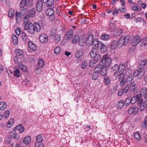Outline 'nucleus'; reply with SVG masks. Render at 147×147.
Instances as JSON below:
<instances>
[{"instance_id":"09e8293b","label":"nucleus","mask_w":147,"mask_h":147,"mask_svg":"<svg viewBox=\"0 0 147 147\" xmlns=\"http://www.w3.org/2000/svg\"><path fill=\"white\" fill-rule=\"evenodd\" d=\"M38 65L39 66L43 67L44 65V61L42 59H39L38 61Z\"/></svg>"},{"instance_id":"603ef678","label":"nucleus","mask_w":147,"mask_h":147,"mask_svg":"<svg viewBox=\"0 0 147 147\" xmlns=\"http://www.w3.org/2000/svg\"><path fill=\"white\" fill-rule=\"evenodd\" d=\"M131 98L128 97L126 99L124 103L125 105V106H127L129 105L130 102L131 103Z\"/></svg>"},{"instance_id":"423d86ee","label":"nucleus","mask_w":147,"mask_h":147,"mask_svg":"<svg viewBox=\"0 0 147 147\" xmlns=\"http://www.w3.org/2000/svg\"><path fill=\"white\" fill-rule=\"evenodd\" d=\"M111 61V59L108 57L107 55H104L101 59L102 62L103 64H105L106 66H109Z\"/></svg>"},{"instance_id":"6e6d98bb","label":"nucleus","mask_w":147,"mask_h":147,"mask_svg":"<svg viewBox=\"0 0 147 147\" xmlns=\"http://www.w3.org/2000/svg\"><path fill=\"white\" fill-rule=\"evenodd\" d=\"M134 138L137 140H139L141 138L140 135L137 133H136L134 134Z\"/></svg>"},{"instance_id":"bb28decb","label":"nucleus","mask_w":147,"mask_h":147,"mask_svg":"<svg viewBox=\"0 0 147 147\" xmlns=\"http://www.w3.org/2000/svg\"><path fill=\"white\" fill-rule=\"evenodd\" d=\"M47 15L48 16L54 15V11L51 8H49L47 9L46 11Z\"/></svg>"},{"instance_id":"2f4dec72","label":"nucleus","mask_w":147,"mask_h":147,"mask_svg":"<svg viewBox=\"0 0 147 147\" xmlns=\"http://www.w3.org/2000/svg\"><path fill=\"white\" fill-rule=\"evenodd\" d=\"M31 140V137L29 136H27L24 138L23 142L24 144L27 145L30 143Z\"/></svg>"},{"instance_id":"dca6fc26","label":"nucleus","mask_w":147,"mask_h":147,"mask_svg":"<svg viewBox=\"0 0 147 147\" xmlns=\"http://www.w3.org/2000/svg\"><path fill=\"white\" fill-rule=\"evenodd\" d=\"M141 97L140 96V95L138 94L136 96H134L131 99V104H134L137 101H139L140 100Z\"/></svg>"},{"instance_id":"412c9836","label":"nucleus","mask_w":147,"mask_h":147,"mask_svg":"<svg viewBox=\"0 0 147 147\" xmlns=\"http://www.w3.org/2000/svg\"><path fill=\"white\" fill-rule=\"evenodd\" d=\"M142 101L140 100L139 101L140 105V109L141 111H143L145 109L146 106L147 105V101H146L142 103Z\"/></svg>"},{"instance_id":"0eeeda50","label":"nucleus","mask_w":147,"mask_h":147,"mask_svg":"<svg viewBox=\"0 0 147 147\" xmlns=\"http://www.w3.org/2000/svg\"><path fill=\"white\" fill-rule=\"evenodd\" d=\"M32 1L31 0H22L20 3V7L22 8L26 6H29L32 3Z\"/></svg>"},{"instance_id":"39448f33","label":"nucleus","mask_w":147,"mask_h":147,"mask_svg":"<svg viewBox=\"0 0 147 147\" xmlns=\"http://www.w3.org/2000/svg\"><path fill=\"white\" fill-rule=\"evenodd\" d=\"M24 30L31 34H33L35 32L34 25L31 23L26 24L24 27Z\"/></svg>"},{"instance_id":"6e6552de","label":"nucleus","mask_w":147,"mask_h":147,"mask_svg":"<svg viewBox=\"0 0 147 147\" xmlns=\"http://www.w3.org/2000/svg\"><path fill=\"white\" fill-rule=\"evenodd\" d=\"M43 3L42 0H38L36 4V9L38 12H41L42 9Z\"/></svg>"},{"instance_id":"6ab92c4d","label":"nucleus","mask_w":147,"mask_h":147,"mask_svg":"<svg viewBox=\"0 0 147 147\" xmlns=\"http://www.w3.org/2000/svg\"><path fill=\"white\" fill-rule=\"evenodd\" d=\"M138 82L135 81L131 83L129 88V90L131 92H133L136 88H137V85L138 84Z\"/></svg>"},{"instance_id":"864d4df0","label":"nucleus","mask_w":147,"mask_h":147,"mask_svg":"<svg viewBox=\"0 0 147 147\" xmlns=\"http://www.w3.org/2000/svg\"><path fill=\"white\" fill-rule=\"evenodd\" d=\"M85 41L86 40H84L83 38L80 39L79 41V45L82 46H84L86 43Z\"/></svg>"},{"instance_id":"c85d7f7f","label":"nucleus","mask_w":147,"mask_h":147,"mask_svg":"<svg viewBox=\"0 0 147 147\" xmlns=\"http://www.w3.org/2000/svg\"><path fill=\"white\" fill-rule=\"evenodd\" d=\"M33 25L34 26L35 32H40L41 30V28L39 24L37 23H35Z\"/></svg>"},{"instance_id":"2eb2a0df","label":"nucleus","mask_w":147,"mask_h":147,"mask_svg":"<svg viewBox=\"0 0 147 147\" xmlns=\"http://www.w3.org/2000/svg\"><path fill=\"white\" fill-rule=\"evenodd\" d=\"M100 44H99V46L98 47L99 49H100L101 52L104 53L107 50V47L102 42L101 43H100Z\"/></svg>"},{"instance_id":"e433bc0d","label":"nucleus","mask_w":147,"mask_h":147,"mask_svg":"<svg viewBox=\"0 0 147 147\" xmlns=\"http://www.w3.org/2000/svg\"><path fill=\"white\" fill-rule=\"evenodd\" d=\"M83 55V51L82 50H80L77 52L76 54L75 57L77 58H79Z\"/></svg>"},{"instance_id":"f3484780","label":"nucleus","mask_w":147,"mask_h":147,"mask_svg":"<svg viewBox=\"0 0 147 147\" xmlns=\"http://www.w3.org/2000/svg\"><path fill=\"white\" fill-rule=\"evenodd\" d=\"M18 132L14 129H13L10 132V135L11 138L16 139L18 137Z\"/></svg>"},{"instance_id":"a878e982","label":"nucleus","mask_w":147,"mask_h":147,"mask_svg":"<svg viewBox=\"0 0 147 147\" xmlns=\"http://www.w3.org/2000/svg\"><path fill=\"white\" fill-rule=\"evenodd\" d=\"M35 9L34 8H32L28 11V13L27 15L31 18H32L34 17L35 16Z\"/></svg>"},{"instance_id":"a19ab883","label":"nucleus","mask_w":147,"mask_h":147,"mask_svg":"<svg viewBox=\"0 0 147 147\" xmlns=\"http://www.w3.org/2000/svg\"><path fill=\"white\" fill-rule=\"evenodd\" d=\"M111 79L110 77H106L104 78V81L105 82V84L106 85H108L111 82Z\"/></svg>"},{"instance_id":"052dcab7","label":"nucleus","mask_w":147,"mask_h":147,"mask_svg":"<svg viewBox=\"0 0 147 147\" xmlns=\"http://www.w3.org/2000/svg\"><path fill=\"white\" fill-rule=\"evenodd\" d=\"M28 11L27 9L24 8L22 9L20 12L22 15H24Z\"/></svg>"},{"instance_id":"13d9d810","label":"nucleus","mask_w":147,"mask_h":147,"mask_svg":"<svg viewBox=\"0 0 147 147\" xmlns=\"http://www.w3.org/2000/svg\"><path fill=\"white\" fill-rule=\"evenodd\" d=\"M94 57V59L95 61H96V62H97L98 60L100 59L101 56L100 55L98 54L96 55Z\"/></svg>"},{"instance_id":"5fc2aeb1","label":"nucleus","mask_w":147,"mask_h":147,"mask_svg":"<svg viewBox=\"0 0 147 147\" xmlns=\"http://www.w3.org/2000/svg\"><path fill=\"white\" fill-rule=\"evenodd\" d=\"M31 18L29 16L27 15L24 18V23L27 24L29 22V18Z\"/></svg>"},{"instance_id":"f257e3e1","label":"nucleus","mask_w":147,"mask_h":147,"mask_svg":"<svg viewBox=\"0 0 147 147\" xmlns=\"http://www.w3.org/2000/svg\"><path fill=\"white\" fill-rule=\"evenodd\" d=\"M131 38V36L129 35H127L125 37L122 36L116 43L115 42L113 41L111 45L112 48L114 49L117 47L120 48L123 45H125L127 44Z\"/></svg>"},{"instance_id":"b1692460","label":"nucleus","mask_w":147,"mask_h":147,"mask_svg":"<svg viewBox=\"0 0 147 147\" xmlns=\"http://www.w3.org/2000/svg\"><path fill=\"white\" fill-rule=\"evenodd\" d=\"M101 41H99L98 39L95 38L93 40L92 45L93 46L94 45L95 48H97L99 46V44H100V43H101Z\"/></svg>"},{"instance_id":"680f3d73","label":"nucleus","mask_w":147,"mask_h":147,"mask_svg":"<svg viewBox=\"0 0 147 147\" xmlns=\"http://www.w3.org/2000/svg\"><path fill=\"white\" fill-rule=\"evenodd\" d=\"M111 69H112L113 71H118L119 65H117L115 64L111 68Z\"/></svg>"},{"instance_id":"58836bf2","label":"nucleus","mask_w":147,"mask_h":147,"mask_svg":"<svg viewBox=\"0 0 147 147\" xmlns=\"http://www.w3.org/2000/svg\"><path fill=\"white\" fill-rule=\"evenodd\" d=\"M98 72L95 71V69H94V71L93 73L92 76V80H95L97 79L98 76Z\"/></svg>"},{"instance_id":"de8ad7c7","label":"nucleus","mask_w":147,"mask_h":147,"mask_svg":"<svg viewBox=\"0 0 147 147\" xmlns=\"http://www.w3.org/2000/svg\"><path fill=\"white\" fill-rule=\"evenodd\" d=\"M22 15L20 12H17L16 13V21H18L21 19Z\"/></svg>"},{"instance_id":"c03bdc74","label":"nucleus","mask_w":147,"mask_h":147,"mask_svg":"<svg viewBox=\"0 0 147 147\" xmlns=\"http://www.w3.org/2000/svg\"><path fill=\"white\" fill-rule=\"evenodd\" d=\"M14 122V120L13 119H10L7 122V127L9 128L10 127L13 125Z\"/></svg>"},{"instance_id":"f8f14e48","label":"nucleus","mask_w":147,"mask_h":147,"mask_svg":"<svg viewBox=\"0 0 147 147\" xmlns=\"http://www.w3.org/2000/svg\"><path fill=\"white\" fill-rule=\"evenodd\" d=\"M39 40L41 42L45 43L48 41V37L46 34H42L40 36Z\"/></svg>"},{"instance_id":"20e7f679","label":"nucleus","mask_w":147,"mask_h":147,"mask_svg":"<svg viewBox=\"0 0 147 147\" xmlns=\"http://www.w3.org/2000/svg\"><path fill=\"white\" fill-rule=\"evenodd\" d=\"M144 74L145 70L139 68L134 71L133 75L134 76H138V78L140 79L142 78L144 76Z\"/></svg>"},{"instance_id":"a18cd8bd","label":"nucleus","mask_w":147,"mask_h":147,"mask_svg":"<svg viewBox=\"0 0 147 147\" xmlns=\"http://www.w3.org/2000/svg\"><path fill=\"white\" fill-rule=\"evenodd\" d=\"M97 63V62H96L94 59H91L89 63V66L90 67H93Z\"/></svg>"},{"instance_id":"0e129e2a","label":"nucleus","mask_w":147,"mask_h":147,"mask_svg":"<svg viewBox=\"0 0 147 147\" xmlns=\"http://www.w3.org/2000/svg\"><path fill=\"white\" fill-rule=\"evenodd\" d=\"M9 111L8 110L6 111H5V113H4L3 116H4V118L6 119L9 117Z\"/></svg>"},{"instance_id":"c756f323","label":"nucleus","mask_w":147,"mask_h":147,"mask_svg":"<svg viewBox=\"0 0 147 147\" xmlns=\"http://www.w3.org/2000/svg\"><path fill=\"white\" fill-rule=\"evenodd\" d=\"M129 88V85H126L124 88L121 90L123 94L124 95H127V94L128 93V89Z\"/></svg>"},{"instance_id":"aec40b11","label":"nucleus","mask_w":147,"mask_h":147,"mask_svg":"<svg viewBox=\"0 0 147 147\" xmlns=\"http://www.w3.org/2000/svg\"><path fill=\"white\" fill-rule=\"evenodd\" d=\"M98 49L97 48H93L91 50L90 53V55L92 57H94L96 55L98 54Z\"/></svg>"},{"instance_id":"79ce46f5","label":"nucleus","mask_w":147,"mask_h":147,"mask_svg":"<svg viewBox=\"0 0 147 147\" xmlns=\"http://www.w3.org/2000/svg\"><path fill=\"white\" fill-rule=\"evenodd\" d=\"M124 100H120L117 103V107L119 109H121L124 106Z\"/></svg>"},{"instance_id":"8fccbe9b","label":"nucleus","mask_w":147,"mask_h":147,"mask_svg":"<svg viewBox=\"0 0 147 147\" xmlns=\"http://www.w3.org/2000/svg\"><path fill=\"white\" fill-rule=\"evenodd\" d=\"M37 142H42L43 140V137L42 136V134L37 136L36 139Z\"/></svg>"},{"instance_id":"7ed1b4c3","label":"nucleus","mask_w":147,"mask_h":147,"mask_svg":"<svg viewBox=\"0 0 147 147\" xmlns=\"http://www.w3.org/2000/svg\"><path fill=\"white\" fill-rule=\"evenodd\" d=\"M118 79V81L119 82V86L121 87L124 86L125 84L127 82L126 79L125 78L124 75L120 74L115 76Z\"/></svg>"},{"instance_id":"1a4fd4ad","label":"nucleus","mask_w":147,"mask_h":147,"mask_svg":"<svg viewBox=\"0 0 147 147\" xmlns=\"http://www.w3.org/2000/svg\"><path fill=\"white\" fill-rule=\"evenodd\" d=\"M138 107L132 106L129 109L128 112L129 114H136L138 113Z\"/></svg>"},{"instance_id":"473e14b6","label":"nucleus","mask_w":147,"mask_h":147,"mask_svg":"<svg viewBox=\"0 0 147 147\" xmlns=\"http://www.w3.org/2000/svg\"><path fill=\"white\" fill-rule=\"evenodd\" d=\"M109 38V35L107 34H104L100 36V39L104 40H108Z\"/></svg>"},{"instance_id":"393cba45","label":"nucleus","mask_w":147,"mask_h":147,"mask_svg":"<svg viewBox=\"0 0 147 147\" xmlns=\"http://www.w3.org/2000/svg\"><path fill=\"white\" fill-rule=\"evenodd\" d=\"M72 31L71 30H70L66 33L65 36V37L67 40H69L72 38Z\"/></svg>"},{"instance_id":"774afa93","label":"nucleus","mask_w":147,"mask_h":147,"mask_svg":"<svg viewBox=\"0 0 147 147\" xmlns=\"http://www.w3.org/2000/svg\"><path fill=\"white\" fill-rule=\"evenodd\" d=\"M49 19L51 21H54L55 19V16L54 15L49 16Z\"/></svg>"},{"instance_id":"bf43d9fd","label":"nucleus","mask_w":147,"mask_h":147,"mask_svg":"<svg viewBox=\"0 0 147 147\" xmlns=\"http://www.w3.org/2000/svg\"><path fill=\"white\" fill-rule=\"evenodd\" d=\"M87 65V62L86 61H84L82 62L81 64V67L82 69H84L86 67Z\"/></svg>"},{"instance_id":"ddd939ff","label":"nucleus","mask_w":147,"mask_h":147,"mask_svg":"<svg viewBox=\"0 0 147 147\" xmlns=\"http://www.w3.org/2000/svg\"><path fill=\"white\" fill-rule=\"evenodd\" d=\"M125 65L123 64H120L119 66V69L118 71L115 74V75H117V74L118 75L120 74H122L123 75H124L123 71L125 69Z\"/></svg>"},{"instance_id":"3c124183","label":"nucleus","mask_w":147,"mask_h":147,"mask_svg":"<svg viewBox=\"0 0 147 147\" xmlns=\"http://www.w3.org/2000/svg\"><path fill=\"white\" fill-rule=\"evenodd\" d=\"M14 12L13 9H10L9 10L8 15L9 17H12L14 16Z\"/></svg>"},{"instance_id":"7c9ffc66","label":"nucleus","mask_w":147,"mask_h":147,"mask_svg":"<svg viewBox=\"0 0 147 147\" xmlns=\"http://www.w3.org/2000/svg\"><path fill=\"white\" fill-rule=\"evenodd\" d=\"M147 64V60L145 59L139 63V67L140 68H142Z\"/></svg>"},{"instance_id":"49530a36","label":"nucleus","mask_w":147,"mask_h":147,"mask_svg":"<svg viewBox=\"0 0 147 147\" xmlns=\"http://www.w3.org/2000/svg\"><path fill=\"white\" fill-rule=\"evenodd\" d=\"M61 51V48L60 47L57 46L55 47L54 50V52L56 54H59Z\"/></svg>"},{"instance_id":"4c0bfd02","label":"nucleus","mask_w":147,"mask_h":147,"mask_svg":"<svg viewBox=\"0 0 147 147\" xmlns=\"http://www.w3.org/2000/svg\"><path fill=\"white\" fill-rule=\"evenodd\" d=\"M21 74L20 72L18 69L15 70L13 71V76L14 77L19 78L20 77Z\"/></svg>"},{"instance_id":"9d476101","label":"nucleus","mask_w":147,"mask_h":147,"mask_svg":"<svg viewBox=\"0 0 147 147\" xmlns=\"http://www.w3.org/2000/svg\"><path fill=\"white\" fill-rule=\"evenodd\" d=\"M140 38L138 36H136L133 39L131 42V45L133 46H135L140 42Z\"/></svg>"},{"instance_id":"9b49d317","label":"nucleus","mask_w":147,"mask_h":147,"mask_svg":"<svg viewBox=\"0 0 147 147\" xmlns=\"http://www.w3.org/2000/svg\"><path fill=\"white\" fill-rule=\"evenodd\" d=\"M93 40L94 36L93 35L91 34L89 35L86 40V42L87 45L89 46L92 45Z\"/></svg>"},{"instance_id":"a211bd4d","label":"nucleus","mask_w":147,"mask_h":147,"mask_svg":"<svg viewBox=\"0 0 147 147\" xmlns=\"http://www.w3.org/2000/svg\"><path fill=\"white\" fill-rule=\"evenodd\" d=\"M28 47L31 50L34 51L36 50L37 47L35 44L33 42L30 41L28 43Z\"/></svg>"},{"instance_id":"4d7b16f0","label":"nucleus","mask_w":147,"mask_h":147,"mask_svg":"<svg viewBox=\"0 0 147 147\" xmlns=\"http://www.w3.org/2000/svg\"><path fill=\"white\" fill-rule=\"evenodd\" d=\"M15 53L17 55L20 56L22 55L23 52L21 50L18 49H16Z\"/></svg>"},{"instance_id":"c9c22d12","label":"nucleus","mask_w":147,"mask_h":147,"mask_svg":"<svg viewBox=\"0 0 147 147\" xmlns=\"http://www.w3.org/2000/svg\"><path fill=\"white\" fill-rule=\"evenodd\" d=\"M140 44L142 46H144L147 44V38L145 37L140 40Z\"/></svg>"},{"instance_id":"e2e57ef3","label":"nucleus","mask_w":147,"mask_h":147,"mask_svg":"<svg viewBox=\"0 0 147 147\" xmlns=\"http://www.w3.org/2000/svg\"><path fill=\"white\" fill-rule=\"evenodd\" d=\"M147 126V116L146 117L144 122L142 123V126L143 128H145Z\"/></svg>"},{"instance_id":"37998d69","label":"nucleus","mask_w":147,"mask_h":147,"mask_svg":"<svg viewBox=\"0 0 147 147\" xmlns=\"http://www.w3.org/2000/svg\"><path fill=\"white\" fill-rule=\"evenodd\" d=\"M12 40L14 45H16L18 43V39L16 35H13L12 36Z\"/></svg>"},{"instance_id":"cd10ccee","label":"nucleus","mask_w":147,"mask_h":147,"mask_svg":"<svg viewBox=\"0 0 147 147\" xmlns=\"http://www.w3.org/2000/svg\"><path fill=\"white\" fill-rule=\"evenodd\" d=\"M147 92V89L146 87H144L142 88L140 91V93L138 94L140 95V96L141 97L142 96L145 95Z\"/></svg>"},{"instance_id":"ea45409f","label":"nucleus","mask_w":147,"mask_h":147,"mask_svg":"<svg viewBox=\"0 0 147 147\" xmlns=\"http://www.w3.org/2000/svg\"><path fill=\"white\" fill-rule=\"evenodd\" d=\"M54 37L55 42L58 43L61 40V36L59 34H56L54 36Z\"/></svg>"},{"instance_id":"338daca9","label":"nucleus","mask_w":147,"mask_h":147,"mask_svg":"<svg viewBox=\"0 0 147 147\" xmlns=\"http://www.w3.org/2000/svg\"><path fill=\"white\" fill-rule=\"evenodd\" d=\"M119 12V10L117 9H115L112 12V14L115 16H117V13Z\"/></svg>"},{"instance_id":"5701e85b","label":"nucleus","mask_w":147,"mask_h":147,"mask_svg":"<svg viewBox=\"0 0 147 147\" xmlns=\"http://www.w3.org/2000/svg\"><path fill=\"white\" fill-rule=\"evenodd\" d=\"M16 131L18 132L19 131L20 133L23 132L24 130V127L22 125H17L15 128Z\"/></svg>"},{"instance_id":"72a5a7b5","label":"nucleus","mask_w":147,"mask_h":147,"mask_svg":"<svg viewBox=\"0 0 147 147\" xmlns=\"http://www.w3.org/2000/svg\"><path fill=\"white\" fill-rule=\"evenodd\" d=\"M7 107V104L4 102H0V109L1 110H4Z\"/></svg>"},{"instance_id":"4468645a","label":"nucleus","mask_w":147,"mask_h":147,"mask_svg":"<svg viewBox=\"0 0 147 147\" xmlns=\"http://www.w3.org/2000/svg\"><path fill=\"white\" fill-rule=\"evenodd\" d=\"M116 25L111 20L109 22L108 29L109 31L112 32L115 28Z\"/></svg>"},{"instance_id":"4be33fe9","label":"nucleus","mask_w":147,"mask_h":147,"mask_svg":"<svg viewBox=\"0 0 147 147\" xmlns=\"http://www.w3.org/2000/svg\"><path fill=\"white\" fill-rule=\"evenodd\" d=\"M44 3H46V6L47 7H49L53 5L55 0H42Z\"/></svg>"},{"instance_id":"f03ea898","label":"nucleus","mask_w":147,"mask_h":147,"mask_svg":"<svg viewBox=\"0 0 147 147\" xmlns=\"http://www.w3.org/2000/svg\"><path fill=\"white\" fill-rule=\"evenodd\" d=\"M107 70L105 67L101 65H97L95 68V71L98 72V73L100 72L101 75L102 76H105L106 75Z\"/></svg>"},{"instance_id":"69168bd1","label":"nucleus","mask_w":147,"mask_h":147,"mask_svg":"<svg viewBox=\"0 0 147 147\" xmlns=\"http://www.w3.org/2000/svg\"><path fill=\"white\" fill-rule=\"evenodd\" d=\"M132 80V75H130L127 78V79H126V81L127 82L130 83L131 82Z\"/></svg>"},{"instance_id":"f704fd0d","label":"nucleus","mask_w":147,"mask_h":147,"mask_svg":"<svg viewBox=\"0 0 147 147\" xmlns=\"http://www.w3.org/2000/svg\"><path fill=\"white\" fill-rule=\"evenodd\" d=\"M80 37L78 35H75L73 38V40H72V42L73 44L76 43L78 41H79L80 40Z\"/></svg>"}]
</instances>
